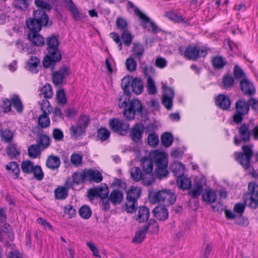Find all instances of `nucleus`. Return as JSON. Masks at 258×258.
<instances>
[{"instance_id":"obj_27","label":"nucleus","mask_w":258,"mask_h":258,"mask_svg":"<svg viewBox=\"0 0 258 258\" xmlns=\"http://www.w3.org/2000/svg\"><path fill=\"white\" fill-rule=\"evenodd\" d=\"M141 193V189L137 186L131 187L126 192V199L137 201Z\"/></svg>"},{"instance_id":"obj_61","label":"nucleus","mask_w":258,"mask_h":258,"mask_svg":"<svg viewBox=\"0 0 258 258\" xmlns=\"http://www.w3.org/2000/svg\"><path fill=\"white\" fill-rule=\"evenodd\" d=\"M116 26L120 30H127V23L126 20L121 17H117L116 20Z\"/></svg>"},{"instance_id":"obj_42","label":"nucleus","mask_w":258,"mask_h":258,"mask_svg":"<svg viewBox=\"0 0 258 258\" xmlns=\"http://www.w3.org/2000/svg\"><path fill=\"white\" fill-rule=\"evenodd\" d=\"M6 169L13 173L15 178H18L20 173V169L18 164L15 162H11L6 165Z\"/></svg>"},{"instance_id":"obj_13","label":"nucleus","mask_w":258,"mask_h":258,"mask_svg":"<svg viewBox=\"0 0 258 258\" xmlns=\"http://www.w3.org/2000/svg\"><path fill=\"white\" fill-rule=\"evenodd\" d=\"M88 197L90 199H93L97 197H99L101 199H104L108 196V188L106 184L102 185L97 187L88 190Z\"/></svg>"},{"instance_id":"obj_14","label":"nucleus","mask_w":258,"mask_h":258,"mask_svg":"<svg viewBox=\"0 0 258 258\" xmlns=\"http://www.w3.org/2000/svg\"><path fill=\"white\" fill-rule=\"evenodd\" d=\"M144 131V126L141 123L135 124L131 128L130 136L132 139L136 143L141 142Z\"/></svg>"},{"instance_id":"obj_29","label":"nucleus","mask_w":258,"mask_h":258,"mask_svg":"<svg viewBox=\"0 0 258 258\" xmlns=\"http://www.w3.org/2000/svg\"><path fill=\"white\" fill-rule=\"evenodd\" d=\"M123 196L121 191L119 190L115 189L113 190L110 195L109 199L111 202L116 205L120 204L123 200Z\"/></svg>"},{"instance_id":"obj_18","label":"nucleus","mask_w":258,"mask_h":258,"mask_svg":"<svg viewBox=\"0 0 258 258\" xmlns=\"http://www.w3.org/2000/svg\"><path fill=\"white\" fill-rule=\"evenodd\" d=\"M86 130L77 124L73 125L70 128L71 138L74 140H79L85 134Z\"/></svg>"},{"instance_id":"obj_22","label":"nucleus","mask_w":258,"mask_h":258,"mask_svg":"<svg viewBox=\"0 0 258 258\" xmlns=\"http://www.w3.org/2000/svg\"><path fill=\"white\" fill-rule=\"evenodd\" d=\"M155 217L160 221H164L168 217V212L164 207H157L153 210Z\"/></svg>"},{"instance_id":"obj_9","label":"nucleus","mask_w":258,"mask_h":258,"mask_svg":"<svg viewBox=\"0 0 258 258\" xmlns=\"http://www.w3.org/2000/svg\"><path fill=\"white\" fill-rule=\"evenodd\" d=\"M143 109L141 102L137 99H132L129 102L128 108L123 110V115L128 120L134 119L136 114H141Z\"/></svg>"},{"instance_id":"obj_39","label":"nucleus","mask_w":258,"mask_h":258,"mask_svg":"<svg viewBox=\"0 0 258 258\" xmlns=\"http://www.w3.org/2000/svg\"><path fill=\"white\" fill-rule=\"evenodd\" d=\"M226 60L222 56H216L212 59V64L217 69L222 68L226 64Z\"/></svg>"},{"instance_id":"obj_8","label":"nucleus","mask_w":258,"mask_h":258,"mask_svg":"<svg viewBox=\"0 0 258 258\" xmlns=\"http://www.w3.org/2000/svg\"><path fill=\"white\" fill-rule=\"evenodd\" d=\"M134 12L135 14L142 20L141 25L144 29L148 31H151L154 34L159 32L163 33L161 30L154 22L151 21L150 18L138 8H136Z\"/></svg>"},{"instance_id":"obj_58","label":"nucleus","mask_w":258,"mask_h":258,"mask_svg":"<svg viewBox=\"0 0 258 258\" xmlns=\"http://www.w3.org/2000/svg\"><path fill=\"white\" fill-rule=\"evenodd\" d=\"M89 118L88 115H81L76 124L81 126L84 130H86V127L89 123Z\"/></svg>"},{"instance_id":"obj_2","label":"nucleus","mask_w":258,"mask_h":258,"mask_svg":"<svg viewBox=\"0 0 258 258\" xmlns=\"http://www.w3.org/2000/svg\"><path fill=\"white\" fill-rule=\"evenodd\" d=\"M26 25L29 29L28 39L34 45L41 46L44 44L43 37L39 34L42 26L49 24V18L47 15L40 11L35 13V19L29 18L26 20Z\"/></svg>"},{"instance_id":"obj_51","label":"nucleus","mask_w":258,"mask_h":258,"mask_svg":"<svg viewBox=\"0 0 258 258\" xmlns=\"http://www.w3.org/2000/svg\"><path fill=\"white\" fill-rule=\"evenodd\" d=\"M37 145L40 147H42V149L46 148L49 145V137L44 135H40L37 141Z\"/></svg>"},{"instance_id":"obj_34","label":"nucleus","mask_w":258,"mask_h":258,"mask_svg":"<svg viewBox=\"0 0 258 258\" xmlns=\"http://www.w3.org/2000/svg\"><path fill=\"white\" fill-rule=\"evenodd\" d=\"M68 8L71 12L73 18L75 20H79L81 18V14L76 5L73 3L72 0H69Z\"/></svg>"},{"instance_id":"obj_45","label":"nucleus","mask_w":258,"mask_h":258,"mask_svg":"<svg viewBox=\"0 0 258 258\" xmlns=\"http://www.w3.org/2000/svg\"><path fill=\"white\" fill-rule=\"evenodd\" d=\"M80 216L84 219H89L92 215V211L87 205L81 207L79 211Z\"/></svg>"},{"instance_id":"obj_57","label":"nucleus","mask_w":258,"mask_h":258,"mask_svg":"<svg viewBox=\"0 0 258 258\" xmlns=\"http://www.w3.org/2000/svg\"><path fill=\"white\" fill-rule=\"evenodd\" d=\"M39 104L41 106V109L44 114H48L52 110L49 102L46 99H43L41 102H39Z\"/></svg>"},{"instance_id":"obj_37","label":"nucleus","mask_w":258,"mask_h":258,"mask_svg":"<svg viewBox=\"0 0 258 258\" xmlns=\"http://www.w3.org/2000/svg\"><path fill=\"white\" fill-rule=\"evenodd\" d=\"M40 95L45 98H51L53 95V91L51 85L46 84L40 89Z\"/></svg>"},{"instance_id":"obj_20","label":"nucleus","mask_w":258,"mask_h":258,"mask_svg":"<svg viewBox=\"0 0 258 258\" xmlns=\"http://www.w3.org/2000/svg\"><path fill=\"white\" fill-rule=\"evenodd\" d=\"M215 103L220 108L227 110L230 107L231 102L227 96L220 94L217 96Z\"/></svg>"},{"instance_id":"obj_41","label":"nucleus","mask_w":258,"mask_h":258,"mask_svg":"<svg viewBox=\"0 0 258 258\" xmlns=\"http://www.w3.org/2000/svg\"><path fill=\"white\" fill-rule=\"evenodd\" d=\"M68 192V190L66 187L59 186L54 190L55 198L58 200H63L67 197Z\"/></svg>"},{"instance_id":"obj_15","label":"nucleus","mask_w":258,"mask_h":258,"mask_svg":"<svg viewBox=\"0 0 258 258\" xmlns=\"http://www.w3.org/2000/svg\"><path fill=\"white\" fill-rule=\"evenodd\" d=\"M70 74V70L68 67H64L52 74V78L53 83L55 85L61 84L64 78Z\"/></svg>"},{"instance_id":"obj_64","label":"nucleus","mask_w":258,"mask_h":258,"mask_svg":"<svg viewBox=\"0 0 258 258\" xmlns=\"http://www.w3.org/2000/svg\"><path fill=\"white\" fill-rule=\"evenodd\" d=\"M125 66L127 71L132 72L136 69L137 62L132 57H130L126 60Z\"/></svg>"},{"instance_id":"obj_47","label":"nucleus","mask_w":258,"mask_h":258,"mask_svg":"<svg viewBox=\"0 0 258 258\" xmlns=\"http://www.w3.org/2000/svg\"><path fill=\"white\" fill-rule=\"evenodd\" d=\"M124 44L128 46L132 42L133 36L128 30H124L121 35Z\"/></svg>"},{"instance_id":"obj_12","label":"nucleus","mask_w":258,"mask_h":258,"mask_svg":"<svg viewBox=\"0 0 258 258\" xmlns=\"http://www.w3.org/2000/svg\"><path fill=\"white\" fill-rule=\"evenodd\" d=\"M162 84L163 98L162 103L167 109H170L173 105L172 100L174 97V92L171 88Z\"/></svg>"},{"instance_id":"obj_55","label":"nucleus","mask_w":258,"mask_h":258,"mask_svg":"<svg viewBox=\"0 0 258 258\" xmlns=\"http://www.w3.org/2000/svg\"><path fill=\"white\" fill-rule=\"evenodd\" d=\"M110 135V133L109 130L105 128H101L98 131L97 138L101 140L104 141L107 140Z\"/></svg>"},{"instance_id":"obj_59","label":"nucleus","mask_w":258,"mask_h":258,"mask_svg":"<svg viewBox=\"0 0 258 258\" xmlns=\"http://www.w3.org/2000/svg\"><path fill=\"white\" fill-rule=\"evenodd\" d=\"M0 136L3 141L5 142H8L11 141L13 135L9 130H2L1 131Z\"/></svg>"},{"instance_id":"obj_5","label":"nucleus","mask_w":258,"mask_h":258,"mask_svg":"<svg viewBox=\"0 0 258 258\" xmlns=\"http://www.w3.org/2000/svg\"><path fill=\"white\" fill-rule=\"evenodd\" d=\"M153 203H160L164 206L173 204L176 201L175 194L169 189H163L153 194L151 196Z\"/></svg>"},{"instance_id":"obj_7","label":"nucleus","mask_w":258,"mask_h":258,"mask_svg":"<svg viewBox=\"0 0 258 258\" xmlns=\"http://www.w3.org/2000/svg\"><path fill=\"white\" fill-rule=\"evenodd\" d=\"M252 145H244L242 147V152L234 154L236 160L245 169L250 168V159L252 155Z\"/></svg>"},{"instance_id":"obj_38","label":"nucleus","mask_w":258,"mask_h":258,"mask_svg":"<svg viewBox=\"0 0 258 258\" xmlns=\"http://www.w3.org/2000/svg\"><path fill=\"white\" fill-rule=\"evenodd\" d=\"M144 46L139 43H135L133 46V52L135 56L140 58L144 53Z\"/></svg>"},{"instance_id":"obj_35","label":"nucleus","mask_w":258,"mask_h":258,"mask_svg":"<svg viewBox=\"0 0 258 258\" xmlns=\"http://www.w3.org/2000/svg\"><path fill=\"white\" fill-rule=\"evenodd\" d=\"M7 152L8 156L11 158H17L20 155V150L17 148L16 144H9L7 147Z\"/></svg>"},{"instance_id":"obj_63","label":"nucleus","mask_w":258,"mask_h":258,"mask_svg":"<svg viewBox=\"0 0 258 258\" xmlns=\"http://www.w3.org/2000/svg\"><path fill=\"white\" fill-rule=\"evenodd\" d=\"M82 156L79 154H73L71 157V162L75 166H79L82 164Z\"/></svg>"},{"instance_id":"obj_44","label":"nucleus","mask_w":258,"mask_h":258,"mask_svg":"<svg viewBox=\"0 0 258 258\" xmlns=\"http://www.w3.org/2000/svg\"><path fill=\"white\" fill-rule=\"evenodd\" d=\"M234 82V78L229 75L224 76L222 80L223 87L226 89L231 88L233 86Z\"/></svg>"},{"instance_id":"obj_54","label":"nucleus","mask_w":258,"mask_h":258,"mask_svg":"<svg viewBox=\"0 0 258 258\" xmlns=\"http://www.w3.org/2000/svg\"><path fill=\"white\" fill-rule=\"evenodd\" d=\"M131 78L129 77H124L121 80V86L124 93L130 94L129 90L130 85L132 83Z\"/></svg>"},{"instance_id":"obj_17","label":"nucleus","mask_w":258,"mask_h":258,"mask_svg":"<svg viewBox=\"0 0 258 258\" xmlns=\"http://www.w3.org/2000/svg\"><path fill=\"white\" fill-rule=\"evenodd\" d=\"M150 212L148 208L144 206L139 208L138 213L135 216L136 221L140 223L145 222L149 218Z\"/></svg>"},{"instance_id":"obj_52","label":"nucleus","mask_w":258,"mask_h":258,"mask_svg":"<svg viewBox=\"0 0 258 258\" xmlns=\"http://www.w3.org/2000/svg\"><path fill=\"white\" fill-rule=\"evenodd\" d=\"M161 142L164 146L167 147H169L173 142V137L172 135L168 133H164L161 137Z\"/></svg>"},{"instance_id":"obj_23","label":"nucleus","mask_w":258,"mask_h":258,"mask_svg":"<svg viewBox=\"0 0 258 258\" xmlns=\"http://www.w3.org/2000/svg\"><path fill=\"white\" fill-rule=\"evenodd\" d=\"M203 200L209 203L213 204L216 201L217 196L214 190L211 188L206 189L203 194Z\"/></svg>"},{"instance_id":"obj_11","label":"nucleus","mask_w":258,"mask_h":258,"mask_svg":"<svg viewBox=\"0 0 258 258\" xmlns=\"http://www.w3.org/2000/svg\"><path fill=\"white\" fill-rule=\"evenodd\" d=\"M110 128L114 132L121 135H125L129 128L128 122L117 118H113L109 121Z\"/></svg>"},{"instance_id":"obj_48","label":"nucleus","mask_w":258,"mask_h":258,"mask_svg":"<svg viewBox=\"0 0 258 258\" xmlns=\"http://www.w3.org/2000/svg\"><path fill=\"white\" fill-rule=\"evenodd\" d=\"M13 106L18 112H22L23 106L20 97L17 95H14L12 98V103Z\"/></svg>"},{"instance_id":"obj_4","label":"nucleus","mask_w":258,"mask_h":258,"mask_svg":"<svg viewBox=\"0 0 258 258\" xmlns=\"http://www.w3.org/2000/svg\"><path fill=\"white\" fill-rule=\"evenodd\" d=\"M239 135L240 138H234V142L235 145H239L241 141L244 142H247L250 139V134L255 140L258 139V125L252 127L250 124H242L238 128Z\"/></svg>"},{"instance_id":"obj_43","label":"nucleus","mask_w":258,"mask_h":258,"mask_svg":"<svg viewBox=\"0 0 258 258\" xmlns=\"http://www.w3.org/2000/svg\"><path fill=\"white\" fill-rule=\"evenodd\" d=\"M142 183L145 185H149L153 183L155 178L152 173H148L143 172L141 180Z\"/></svg>"},{"instance_id":"obj_24","label":"nucleus","mask_w":258,"mask_h":258,"mask_svg":"<svg viewBox=\"0 0 258 258\" xmlns=\"http://www.w3.org/2000/svg\"><path fill=\"white\" fill-rule=\"evenodd\" d=\"M131 87L132 91L137 95L141 94L144 89L143 82L139 78H135L132 80Z\"/></svg>"},{"instance_id":"obj_10","label":"nucleus","mask_w":258,"mask_h":258,"mask_svg":"<svg viewBox=\"0 0 258 258\" xmlns=\"http://www.w3.org/2000/svg\"><path fill=\"white\" fill-rule=\"evenodd\" d=\"M207 50L205 47L189 46L184 51V56L188 59L195 60L200 56H205Z\"/></svg>"},{"instance_id":"obj_46","label":"nucleus","mask_w":258,"mask_h":258,"mask_svg":"<svg viewBox=\"0 0 258 258\" xmlns=\"http://www.w3.org/2000/svg\"><path fill=\"white\" fill-rule=\"evenodd\" d=\"M130 100V94L124 93L122 94L118 99V107L122 108L128 106Z\"/></svg>"},{"instance_id":"obj_49","label":"nucleus","mask_w":258,"mask_h":258,"mask_svg":"<svg viewBox=\"0 0 258 258\" xmlns=\"http://www.w3.org/2000/svg\"><path fill=\"white\" fill-rule=\"evenodd\" d=\"M125 210L127 213L134 212L138 206L137 201L134 200L126 199V203H125Z\"/></svg>"},{"instance_id":"obj_25","label":"nucleus","mask_w":258,"mask_h":258,"mask_svg":"<svg viewBox=\"0 0 258 258\" xmlns=\"http://www.w3.org/2000/svg\"><path fill=\"white\" fill-rule=\"evenodd\" d=\"M249 103L239 100L235 103L236 112L244 115L247 114L249 111Z\"/></svg>"},{"instance_id":"obj_1","label":"nucleus","mask_w":258,"mask_h":258,"mask_svg":"<svg viewBox=\"0 0 258 258\" xmlns=\"http://www.w3.org/2000/svg\"><path fill=\"white\" fill-rule=\"evenodd\" d=\"M153 161L156 165L155 172L159 178L165 177L168 174L167 156L163 152L154 150L150 153L149 157L142 158L140 160L143 172L150 173L153 171Z\"/></svg>"},{"instance_id":"obj_26","label":"nucleus","mask_w":258,"mask_h":258,"mask_svg":"<svg viewBox=\"0 0 258 258\" xmlns=\"http://www.w3.org/2000/svg\"><path fill=\"white\" fill-rule=\"evenodd\" d=\"M195 182V184L189 192L192 198H196L201 195L204 185L203 183L200 181L199 179H196Z\"/></svg>"},{"instance_id":"obj_30","label":"nucleus","mask_w":258,"mask_h":258,"mask_svg":"<svg viewBox=\"0 0 258 258\" xmlns=\"http://www.w3.org/2000/svg\"><path fill=\"white\" fill-rule=\"evenodd\" d=\"M35 4L39 8V10H36L34 12V18L33 19H35V13L36 11H40L41 13H44L45 15H46L45 13L46 11H50V5L48 4L46 1L44 0H35Z\"/></svg>"},{"instance_id":"obj_28","label":"nucleus","mask_w":258,"mask_h":258,"mask_svg":"<svg viewBox=\"0 0 258 258\" xmlns=\"http://www.w3.org/2000/svg\"><path fill=\"white\" fill-rule=\"evenodd\" d=\"M148 230V227L147 226H145L144 228L139 229L133 239V242L137 244L141 243L144 240Z\"/></svg>"},{"instance_id":"obj_33","label":"nucleus","mask_w":258,"mask_h":258,"mask_svg":"<svg viewBox=\"0 0 258 258\" xmlns=\"http://www.w3.org/2000/svg\"><path fill=\"white\" fill-rule=\"evenodd\" d=\"M60 161L59 158L56 156H50L46 161V166L51 169H55L58 168Z\"/></svg>"},{"instance_id":"obj_56","label":"nucleus","mask_w":258,"mask_h":258,"mask_svg":"<svg viewBox=\"0 0 258 258\" xmlns=\"http://www.w3.org/2000/svg\"><path fill=\"white\" fill-rule=\"evenodd\" d=\"M34 167L32 162L29 160L23 161L21 165L22 170L27 174L32 172Z\"/></svg>"},{"instance_id":"obj_16","label":"nucleus","mask_w":258,"mask_h":258,"mask_svg":"<svg viewBox=\"0 0 258 258\" xmlns=\"http://www.w3.org/2000/svg\"><path fill=\"white\" fill-rule=\"evenodd\" d=\"M240 88L245 95H251L254 94L255 89L253 84L247 79L244 78L240 82Z\"/></svg>"},{"instance_id":"obj_36","label":"nucleus","mask_w":258,"mask_h":258,"mask_svg":"<svg viewBox=\"0 0 258 258\" xmlns=\"http://www.w3.org/2000/svg\"><path fill=\"white\" fill-rule=\"evenodd\" d=\"M132 179L135 182H138L142 179V172L140 168L138 167H134L131 168L130 171Z\"/></svg>"},{"instance_id":"obj_62","label":"nucleus","mask_w":258,"mask_h":258,"mask_svg":"<svg viewBox=\"0 0 258 258\" xmlns=\"http://www.w3.org/2000/svg\"><path fill=\"white\" fill-rule=\"evenodd\" d=\"M73 180L76 183H79L82 181L87 180V177L85 174V170L83 172L75 173L73 176Z\"/></svg>"},{"instance_id":"obj_3","label":"nucleus","mask_w":258,"mask_h":258,"mask_svg":"<svg viewBox=\"0 0 258 258\" xmlns=\"http://www.w3.org/2000/svg\"><path fill=\"white\" fill-rule=\"evenodd\" d=\"M46 43L48 46V52L43 59V64L45 68H49L60 60L61 54L58 50V41L55 36L48 37Z\"/></svg>"},{"instance_id":"obj_31","label":"nucleus","mask_w":258,"mask_h":258,"mask_svg":"<svg viewBox=\"0 0 258 258\" xmlns=\"http://www.w3.org/2000/svg\"><path fill=\"white\" fill-rule=\"evenodd\" d=\"M178 186L183 189H189L191 185L190 179L183 175L178 177L177 180Z\"/></svg>"},{"instance_id":"obj_21","label":"nucleus","mask_w":258,"mask_h":258,"mask_svg":"<svg viewBox=\"0 0 258 258\" xmlns=\"http://www.w3.org/2000/svg\"><path fill=\"white\" fill-rule=\"evenodd\" d=\"M85 174L87 180L93 181L96 183H99L102 180L101 174L97 170L85 169Z\"/></svg>"},{"instance_id":"obj_19","label":"nucleus","mask_w":258,"mask_h":258,"mask_svg":"<svg viewBox=\"0 0 258 258\" xmlns=\"http://www.w3.org/2000/svg\"><path fill=\"white\" fill-rule=\"evenodd\" d=\"M40 68V60L36 56H31L27 61V69L33 73H37Z\"/></svg>"},{"instance_id":"obj_40","label":"nucleus","mask_w":258,"mask_h":258,"mask_svg":"<svg viewBox=\"0 0 258 258\" xmlns=\"http://www.w3.org/2000/svg\"><path fill=\"white\" fill-rule=\"evenodd\" d=\"M40 147L37 145H32L28 149L29 156L32 158H36L40 155Z\"/></svg>"},{"instance_id":"obj_6","label":"nucleus","mask_w":258,"mask_h":258,"mask_svg":"<svg viewBox=\"0 0 258 258\" xmlns=\"http://www.w3.org/2000/svg\"><path fill=\"white\" fill-rule=\"evenodd\" d=\"M245 205L252 209L258 207V185L251 182L248 184V192L244 195Z\"/></svg>"},{"instance_id":"obj_50","label":"nucleus","mask_w":258,"mask_h":258,"mask_svg":"<svg viewBox=\"0 0 258 258\" xmlns=\"http://www.w3.org/2000/svg\"><path fill=\"white\" fill-rule=\"evenodd\" d=\"M147 90L149 94H155L157 92V88L153 80L150 76L147 80Z\"/></svg>"},{"instance_id":"obj_60","label":"nucleus","mask_w":258,"mask_h":258,"mask_svg":"<svg viewBox=\"0 0 258 258\" xmlns=\"http://www.w3.org/2000/svg\"><path fill=\"white\" fill-rule=\"evenodd\" d=\"M38 123L42 127H46L49 125L50 120L47 114L43 113L38 118Z\"/></svg>"},{"instance_id":"obj_32","label":"nucleus","mask_w":258,"mask_h":258,"mask_svg":"<svg viewBox=\"0 0 258 258\" xmlns=\"http://www.w3.org/2000/svg\"><path fill=\"white\" fill-rule=\"evenodd\" d=\"M171 170L177 176H180L183 174L184 171V166L179 162H175L171 165Z\"/></svg>"},{"instance_id":"obj_53","label":"nucleus","mask_w":258,"mask_h":258,"mask_svg":"<svg viewBox=\"0 0 258 258\" xmlns=\"http://www.w3.org/2000/svg\"><path fill=\"white\" fill-rule=\"evenodd\" d=\"M159 143V139L158 135L155 133H151L148 135L147 138L148 144L152 147H155Z\"/></svg>"}]
</instances>
